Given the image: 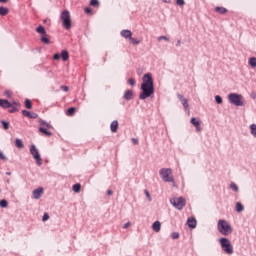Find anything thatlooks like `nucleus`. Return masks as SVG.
Returning <instances> with one entry per match:
<instances>
[{
  "label": "nucleus",
  "mask_w": 256,
  "mask_h": 256,
  "mask_svg": "<svg viewBox=\"0 0 256 256\" xmlns=\"http://www.w3.org/2000/svg\"><path fill=\"white\" fill-rule=\"evenodd\" d=\"M250 131H251V134L256 137V125L255 124L250 125Z\"/></svg>",
  "instance_id": "obj_34"
},
{
  "label": "nucleus",
  "mask_w": 256,
  "mask_h": 256,
  "mask_svg": "<svg viewBox=\"0 0 256 256\" xmlns=\"http://www.w3.org/2000/svg\"><path fill=\"white\" fill-rule=\"evenodd\" d=\"M215 12L218 14H226L228 10L225 7H215Z\"/></svg>",
  "instance_id": "obj_20"
},
{
  "label": "nucleus",
  "mask_w": 256,
  "mask_h": 256,
  "mask_svg": "<svg viewBox=\"0 0 256 256\" xmlns=\"http://www.w3.org/2000/svg\"><path fill=\"white\" fill-rule=\"evenodd\" d=\"M228 100H230V102L237 107L244 106V98L242 95L231 93L230 95H228Z\"/></svg>",
  "instance_id": "obj_7"
},
{
  "label": "nucleus",
  "mask_w": 256,
  "mask_h": 256,
  "mask_svg": "<svg viewBox=\"0 0 256 256\" xmlns=\"http://www.w3.org/2000/svg\"><path fill=\"white\" fill-rule=\"evenodd\" d=\"M40 128L44 129H53V126H51L48 122L41 120L40 121Z\"/></svg>",
  "instance_id": "obj_19"
},
{
  "label": "nucleus",
  "mask_w": 256,
  "mask_h": 256,
  "mask_svg": "<svg viewBox=\"0 0 256 256\" xmlns=\"http://www.w3.org/2000/svg\"><path fill=\"white\" fill-rule=\"evenodd\" d=\"M1 124H2V127L4 128V130H9V128H10L9 122L1 121Z\"/></svg>",
  "instance_id": "obj_32"
},
{
  "label": "nucleus",
  "mask_w": 256,
  "mask_h": 256,
  "mask_svg": "<svg viewBox=\"0 0 256 256\" xmlns=\"http://www.w3.org/2000/svg\"><path fill=\"white\" fill-rule=\"evenodd\" d=\"M75 110H76L75 107L68 108L67 112H66V115L69 116V117L73 116L74 113H75Z\"/></svg>",
  "instance_id": "obj_27"
},
{
  "label": "nucleus",
  "mask_w": 256,
  "mask_h": 256,
  "mask_svg": "<svg viewBox=\"0 0 256 256\" xmlns=\"http://www.w3.org/2000/svg\"><path fill=\"white\" fill-rule=\"evenodd\" d=\"M162 40L170 41V38H169V37H166V36H159V37H158V41H162Z\"/></svg>",
  "instance_id": "obj_42"
},
{
  "label": "nucleus",
  "mask_w": 256,
  "mask_h": 256,
  "mask_svg": "<svg viewBox=\"0 0 256 256\" xmlns=\"http://www.w3.org/2000/svg\"><path fill=\"white\" fill-rule=\"evenodd\" d=\"M36 33L41 34L42 36L47 35L46 29L43 25H39L38 28H36Z\"/></svg>",
  "instance_id": "obj_17"
},
{
  "label": "nucleus",
  "mask_w": 256,
  "mask_h": 256,
  "mask_svg": "<svg viewBox=\"0 0 256 256\" xmlns=\"http://www.w3.org/2000/svg\"><path fill=\"white\" fill-rule=\"evenodd\" d=\"M152 228H153V231H154V232L159 233L160 230H161V222H160V221H155V222L153 223Z\"/></svg>",
  "instance_id": "obj_16"
},
{
  "label": "nucleus",
  "mask_w": 256,
  "mask_h": 256,
  "mask_svg": "<svg viewBox=\"0 0 256 256\" xmlns=\"http://www.w3.org/2000/svg\"><path fill=\"white\" fill-rule=\"evenodd\" d=\"M144 194L146 195L148 201L152 200L151 195H150V193H149V191L147 189L144 190Z\"/></svg>",
  "instance_id": "obj_39"
},
{
  "label": "nucleus",
  "mask_w": 256,
  "mask_h": 256,
  "mask_svg": "<svg viewBox=\"0 0 256 256\" xmlns=\"http://www.w3.org/2000/svg\"><path fill=\"white\" fill-rule=\"evenodd\" d=\"M118 127H119L118 121H117V120H114V121L111 122L110 131H111L112 133H117Z\"/></svg>",
  "instance_id": "obj_14"
},
{
  "label": "nucleus",
  "mask_w": 256,
  "mask_h": 256,
  "mask_svg": "<svg viewBox=\"0 0 256 256\" xmlns=\"http://www.w3.org/2000/svg\"><path fill=\"white\" fill-rule=\"evenodd\" d=\"M7 2H9V0H0V3H2V4H5Z\"/></svg>",
  "instance_id": "obj_53"
},
{
  "label": "nucleus",
  "mask_w": 256,
  "mask_h": 256,
  "mask_svg": "<svg viewBox=\"0 0 256 256\" xmlns=\"http://www.w3.org/2000/svg\"><path fill=\"white\" fill-rule=\"evenodd\" d=\"M22 115L24 117H28V118H36V116H32L31 113L29 111H27V110H23L22 111Z\"/></svg>",
  "instance_id": "obj_30"
},
{
  "label": "nucleus",
  "mask_w": 256,
  "mask_h": 256,
  "mask_svg": "<svg viewBox=\"0 0 256 256\" xmlns=\"http://www.w3.org/2000/svg\"><path fill=\"white\" fill-rule=\"evenodd\" d=\"M132 143L135 144V145H138L139 144V140L137 138H132L131 139Z\"/></svg>",
  "instance_id": "obj_48"
},
{
  "label": "nucleus",
  "mask_w": 256,
  "mask_h": 256,
  "mask_svg": "<svg viewBox=\"0 0 256 256\" xmlns=\"http://www.w3.org/2000/svg\"><path fill=\"white\" fill-rule=\"evenodd\" d=\"M73 191L75 193H80L81 192V184L77 183L73 186Z\"/></svg>",
  "instance_id": "obj_29"
},
{
  "label": "nucleus",
  "mask_w": 256,
  "mask_h": 256,
  "mask_svg": "<svg viewBox=\"0 0 256 256\" xmlns=\"http://www.w3.org/2000/svg\"><path fill=\"white\" fill-rule=\"evenodd\" d=\"M190 123L196 127L197 132H201L200 121L196 117H192Z\"/></svg>",
  "instance_id": "obj_11"
},
{
  "label": "nucleus",
  "mask_w": 256,
  "mask_h": 256,
  "mask_svg": "<svg viewBox=\"0 0 256 256\" xmlns=\"http://www.w3.org/2000/svg\"><path fill=\"white\" fill-rule=\"evenodd\" d=\"M178 98H179L181 104L184 105L185 108L189 107L188 100L186 98H184V96L178 95Z\"/></svg>",
  "instance_id": "obj_21"
},
{
  "label": "nucleus",
  "mask_w": 256,
  "mask_h": 256,
  "mask_svg": "<svg viewBox=\"0 0 256 256\" xmlns=\"http://www.w3.org/2000/svg\"><path fill=\"white\" fill-rule=\"evenodd\" d=\"M0 107L4 109H10V113L17 112L21 105L18 102H12L10 103L9 100L6 99H0Z\"/></svg>",
  "instance_id": "obj_3"
},
{
  "label": "nucleus",
  "mask_w": 256,
  "mask_h": 256,
  "mask_svg": "<svg viewBox=\"0 0 256 256\" xmlns=\"http://www.w3.org/2000/svg\"><path fill=\"white\" fill-rule=\"evenodd\" d=\"M176 46H177V47H181V40H178V41H177Z\"/></svg>",
  "instance_id": "obj_52"
},
{
  "label": "nucleus",
  "mask_w": 256,
  "mask_h": 256,
  "mask_svg": "<svg viewBox=\"0 0 256 256\" xmlns=\"http://www.w3.org/2000/svg\"><path fill=\"white\" fill-rule=\"evenodd\" d=\"M30 153L33 156L34 160L36 161L37 165H43V160L41 159L38 149L35 145L30 146Z\"/></svg>",
  "instance_id": "obj_9"
},
{
  "label": "nucleus",
  "mask_w": 256,
  "mask_h": 256,
  "mask_svg": "<svg viewBox=\"0 0 256 256\" xmlns=\"http://www.w3.org/2000/svg\"><path fill=\"white\" fill-rule=\"evenodd\" d=\"M123 99L126 101H130L133 99V91L132 90H126L123 96Z\"/></svg>",
  "instance_id": "obj_15"
},
{
  "label": "nucleus",
  "mask_w": 256,
  "mask_h": 256,
  "mask_svg": "<svg viewBox=\"0 0 256 256\" xmlns=\"http://www.w3.org/2000/svg\"><path fill=\"white\" fill-rule=\"evenodd\" d=\"M60 58H62L63 61H68L69 60V53L67 50L62 51Z\"/></svg>",
  "instance_id": "obj_23"
},
{
  "label": "nucleus",
  "mask_w": 256,
  "mask_h": 256,
  "mask_svg": "<svg viewBox=\"0 0 256 256\" xmlns=\"http://www.w3.org/2000/svg\"><path fill=\"white\" fill-rule=\"evenodd\" d=\"M164 2H166V3H170V0H164Z\"/></svg>",
  "instance_id": "obj_56"
},
{
  "label": "nucleus",
  "mask_w": 256,
  "mask_h": 256,
  "mask_svg": "<svg viewBox=\"0 0 256 256\" xmlns=\"http://www.w3.org/2000/svg\"><path fill=\"white\" fill-rule=\"evenodd\" d=\"M41 41H42L44 44H50V38L48 37L47 34L42 35Z\"/></svg>",
  "instance_id": "obj_26"
},
{
  "label": "nucleus",
  "mask_w": 256,
  "mask_h": 256,
  "mask_svg": "<svg viewBox=\"0 0 256 256\" xmlns=\"http://www.w3.org/2000/svg\"><path fill=\"white\" fill-rule=\"evenodd\" d=\"M15 146H16L18 149H23V148H24V143H23L22 139L16 138V140H15Z\"/></svg>",
  "instance_id": "obj_22"
},
{
  "label": "nucleus",
  "mask_w": 256,
  "mask_h": 256,
  "mask_svg": "<svg viewBox=\"0 0 256 256\" xmlns=\"http://www.w3.org/2000/svg\"><path fill=\"white\" fill-rule=\"evenodd\" d=\"M107 195H109V196H111V195H113V190H107Z\"/></svg>",
  "instance_id": "obj_51"
},
{
  "label": "nucleus",
  "mask_w": 256,
  "mask_h": 256,
  "mask_svg": "<svg viewBox=\"0 0 256 256\" xmlns=\"http://www.w3.org/2000/svg\"><path fill=\"white\" fill-rule=\"evenodd\" d=\"M6 94L8 95V97H11V92L6 91Z\"/></svg>",
  "instance_id": "obj_54"
},
{
  "label": "nucleus",
  "mask_w": 256,
  "mask_h": 256,
  "mask_svg": "<svg viewBox=\"0 0 256 256\" xmlns=\"http://www.w3.org/2000/svg\"><path fill=\"white\" fill-rule=\"evenodd\" d=\"M61 90L64 91V92H68L69 87L68 86H61Z\"/></svg>",
  "instance_id": "obj_49"
},
{
  "label": "nucleus",
  "mask_w": 256,
  "mask_h": 256,
  "mask_svg": "<svg viewBox=\"0 0 256 256\" xmlns=\"http://www.w3.org/2000/svg\"><path fill=\"white\" fill-rule=\"evenodd\" d=\"M231 188H232L235 192H238V191H239V187L237 186L236 183H232V184H231Z\"/></svg>",
  "instance_id": "obj_40"
},
{
  "label": "nucleus",
  "mask_w": 256,
  "mask_h": 256,
  "mask_svg": "<svg viewBox=\"0 0 256 256\" xmlns=\"http://www.w3.org/2000/svg\"><path fill=\"white\" fill-rule=\"evenodd\" d=\"M176 3L180 7H183L185 5V1L184 0H177Z\"/></svg>",
  "instance_id": "obj_43"
},
{
  "label": "nucleus",
  "mask_w": 256,
  "mask_h": 256,
  "mask_svg": "<svg viewBox=\"0 0 256 256\" xmlns=\"http://www.w3.org/2000/svg\"><path fill=\"white\" fill-rule=\"evenodd\" d=\"M60 58H61L60 54H54V56H53L54 61H59Z\"/></svg>",
  "instance_id": "obj_47"
},
{
  "label": "nucleus",
  "mask_w": 256,
  "mask_h": 256,
  "mask_svg": "<svg viewBox=\"0 0 256 256\" xmlns=\"http://www.w3.org/2000/svg\"><path fill=\"white\" fill-rule=\"evenodd\" d=\"M52 128H44V127H39V132L42 133L46 137H51L52 133L50 132Z\"/></svg>",
  "instance_id": "obj_12"
},
{
  "label": "nucleus",
  "mask_w": 256,
  "mask_h": 256,
  "mask_svg": "<svg viewBox=\"0 0 256 256\" xmlns=\"http://www.w3.org/2000/svg\"><path fill=\"white\" fill-rule=\"evenodd\" d=\"M220 245L222 250L227 254V255H232L233 254V246L232 243L229 239L227 238H221L220 239Z\"/></svg>",
  "instance_id": "obj_6"
},
{
  "label": "nucleus",
  "mask_w": 256,
  "mask_h": 256,
  "mask_svg": "<svg viewBox=\"0 0 256 256\" xmlns=\"http://www.w3.org/2000/svg\"><path fill=\"white\" fill-rule=\"evenodd\" d=\"M6 175H9V176H10V175H12V173H11V172H7Z\"/></svg>",
  "instance_id": "obj_55"
},
{
  "label": "nucleus",
  "mask_w": 256,
  "mask_h": 256,
  "mask_svg": "<svg viewBox=\"0 0 256 256\" xmlns=\"http://www.w3.org/2000/svg\"><path fill=\"white\" fill-rule=\"evenodd\" d=\"M49 218H50L49 214L48 213H44L42 220H43V222H46V221L49 220Z\"/></svg>",
  "instance_id": "obj_45"
},
{
  "label": "nucleus",
  "mask_w": 256,
  "mask_h": 256,
  "mask_svg": "<svg viewBox=\"0 0 256 256\" xmlns=\"http://www.w3.org/2000/svg\"><path fill=\"white\" fill-rule=\"evenodd\" d=\"M215 101H216L217 104H222L221 96H215Z\"/></svg>",
  "instance_id": "obj_44"
},
{
  "label": "nucleus",
  "mask_w": 256,
  "mask_h": 256,
  "mask_svg": "<svg viewBox=\"0 0 256 256\" xmlns=\"http://www.w3.org/2000/svg\"><path fill=\"white\" fill-rule=\"evenodd\" d=\"M140 100H145L154 94L153 78L151 73L144 74L142 78Z\"/></svg>",
  "instance_id": "obj_1"
},
{
  "label": "nucleus",
  "mask_w": 256,
  "mask_h": 256,
  "mask_svg": "<svg viewBox=\"0 0 256 256\" xmlns=\"http://www.w3.org/2000/svg\"><path fill=\"white\" fill-rule=\"evenodd\" d=\"M187 225H188V227L194 229V228L197 227V220L195 218H193V217H190L187 220Z\"/></svg>",
  "instance_id": "obj_13"
},
{
  "label": "nucleus",
  "mask_w": 256,
  "mask_h": 256,
  "mask_svg": "<svg viewBox=\"0 0 256 256\" xmlns=\"http://www.w3.org/2000/svg\"><path fill=\"white\" fill-rule=\"evenodd\" d=\"M129 39H130V43L132 45H139L140 44V41H138L136 38H133L132 36Z\"/></svg>",
  "instance_id": "obj_31"
},
{
  "label": "nucleus",
  "mask_w": 256,
  "mask_h": 256,
  "mask_svg": "<svg viewBox=\"0 0 256 256\" xmlns=\"http://www.w3.org/2000/svg\"><path fill=\"white\" fill-rule=\"evenodd\" d=\"M10 10L6 7H0V16H6L9 14Z\"/></svg>",
  "instance_id": "obj_24"
},
{
  "label": "nucleus",
  "mask_w": 256,
  "mask_h": 256,
  "mask_svg": "<svg viewBox=\"0 0 256 256\" xmlns=\"http://www.w3.org/2000/svg\"><path fill=\"white\" fill-rule=\"evenodd\" d=\"M98 5H99L98 0H91V1H90V6H92V7H97Z\"/></svg>",
  "instance_id": "obj_36"
},
{
  "label": "nucleus",
  "mask_w": 256,
  "mask_h": 256,
  "mask_svg": "<svg viewBox=\"0 0 256 256\" xmlns=\"http://www.w3.org/2000/svg\"><path fill=\"white\" fill-rule=\"evenodd\" d=\"M61 20L64 29L70 30L72 28L71 14L68 10L62 12Z\"/></svg>",
  "instance_id": "obj_5"
},
{
  "label": "nucleus",
  "mask_w": 256,
  "mask_h": 256,
  "mask_svg": "<svg viewBox=\"0 0 256 256\" xmlns=\"http://www.w3.org/2000/svg\"><path fill=\"white\" fill-rule=\"evenodd\" d=\"M217 229L225 237L230 236L233 232L231 225L226 220H218Z\"/></svg>",
  "instance_id": "obj_2"
},
{
  "label": "nucleus",
  "mask_w": 256,
  "mask_h": 256,
  "mask_svg": "<svg viewBox=\"0 0 256 256\" xmlns=\"http://www.w3.org/2000/svg\"><path fill=\"white\" fill-rule=\"evenodd\" d=\"M25 106H26V108L29 109V110L33 108V104L31 103V101H30L29 99H27V100L25 101Z\"/></svg>",
  "instance_id": "obj_33"
},
{
  "label": "nucleus",
  "mask_w": 256,
  "mask_h": 256,
  "mask_svg": "<svg viewBox=\"0 0 256 256\" xmlns=\"http://www.w3.org/2000/svg\"><path fill=\"white\" fill-rule=\"evenodd\" d=\"M0 160L4 161V162L7 161V157L5 156V154L2 151H0Z\"/></svg>",
  "instance_id": "obj_38"
},
{
  "label": "nucleus",
  "mask_w": 256,
  "mask_h": 256,
  "mask_svg": "<svg viewBox=\"0 0 256 256\" xmlns=\"http://www.w3.org/2000/svg\"><path fill=\"white\" fill-rule=\"evenodd\" d=\"M9 205V203L6 200H0V207L6 208Z\"/></svg>",
  "instance_id": "obj_35"
},
{
  "label": "nucleus",
  "mask_w": 256,
  "mask_h": 256,
  "mask_svg": "<svg viewBox=\"0 0 256 256\" xmlns=\"http://www.w3.org/2000/svg\"><path fill=\"white\" fill-rule=\"evenodd\" d=\"M44 194V188H36L33 190V199L38 200Z\"/></svg>",
  "instance_id": "obj_10"
},
{
  "label": "nucleus",
  "mask_w": 256,
  "mask_h": 256,
  "mask_svg": "<svg viewBox=\"0 0 256 256\" xmlns=\"http://www.w3.org/2000/svg\"><path fill=\"white\" fill-rule=\"evenodd\" d=\"M171 238L172 239H178L179 238V233L178 232H172L171 233Z\"/></svg>",
  "instance_id": "obj_41"
},
{
  "label": "nucleus",
  "mask_w": 256,
  "mask_h": 256,
  "mask_svg": "<svg viewBox=\"0 0 256 256\" xmlns=\"http://www.w3.org/2000/svg\"><path fill=\"white\" fill-rule=\"evenodd\" d=\"M248 64L250 65L251 68H255L256 67V57H250Z\"/></svg>",
  "instance_id": "obj_25"
},
{
  "label": "nucleus",
  "mask_w": 256,
  "mask_h": 256,
  "mask_svg": "<svg viewBox=\"0 0 256 256\" xmlns=\"http://www.w3.org/2000/svg\"><path fill=\"white\" fill-rule=\"evenodd\" d=\"M121 36L125 39H130L132 37V33L129 30L121 31Z\"/></svg>",
  "instance_id": "obj_18"
},
{
  "label": "nucleus",
  "mask_w": 256,
  "mask_h": 256,
  "mask_svg": "<svg viewBox=\"0 0 256 256\" xmlns=\"http://www.w3.org/2000/svg\"><path fill=\"white\" fill-rule=\"evenodd\" d=\"M159 175L166 183H174L173 171L171 168H162L159 170Z\"/></svg>",
  "instance_id": "obj_4"
},
{
  "label": "nucleus",
  "mask_w": 256,
  "mask_h": 256,
  "mask_svg": "<svg viewBox=\"0 0 256 256\" xmlns=\"http://www.w3.org/2000/svg\"><path fill=\"white\" fill-rule=\"evenodd\" d=\"M129 227H131V223L130 222H126L123 226L124 229H128Z\"/></svg>",
  "instance_id": "obj_50"
},
{
  "label": "nucleus",
  "mask_w": 256,
  "mask_h": 256,
  "mask_svg": "<svg viewBox=\"0 0 256 256\" xmlns=\"http://www.w3.org/2000/svg\"><path fill=\"white\" fill-rule=\"evenodd\" d=\"M85 13L88 15H92V8H90V7L85 8Z\"/></svg>",
  "instance_id": "obj_46"
},
{
  "label": "nucleus",
  "mask_w": 256,
  "mask_h": 256,
  "mask_svg": "<svg viewBox=\"0 0 256 256\" xmlns=\"http://www.w3.org/2000/svg\"><path fill=\"white\" fill-rule=\"evenodd\" d=\"M128 84L133 87V86L136 85V80H135L134 78H130V79L128 80Z\"/></svg>",
  "instance_id": "obj_37"
},
{
  "label": "nucleus",
  "mask_w": 256,
  "mask_h": 256,
  "mask_svg": "<svg viewBox=\"0 0 256 256\" xmlns=\"http://www.w3.org/2000/svg\"><path fill=\"white\" fill-rule=\"evenodd\" d=\"M243 210H244V206L240 202H237L236 203V212L241 213Z\"/></svg>",
  "instance_id": "obj_28"
},
{
  "label": "nucleus",
  "mask_w": 256,
  "mask_h": 256,
  "mask_svg": "<svg viewBox=\"0 0 256 256\" xmlns=\"http://www.w3.org/2000/svg\"><path fill=\"white\" fill-rule=\"evenodd\" d=\"M170 204L177 208L179 211L183 210L186 205V200L182 197L172 198L170 200Z\"/></svg>",
  "instance_id": "obj_8"
}]
</instances>
